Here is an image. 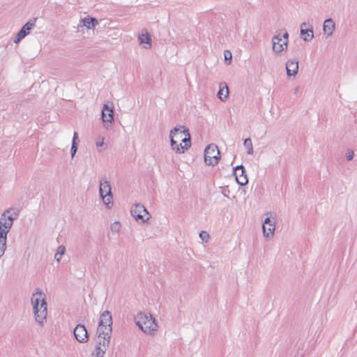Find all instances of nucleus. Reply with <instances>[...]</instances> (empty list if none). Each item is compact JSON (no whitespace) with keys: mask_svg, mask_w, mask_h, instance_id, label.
Returning <instances> with one entry per match:
<instances>
[{"mask_svg":"<svg viewBox=\"0 0 357 357\" xmlns=\"http://www.w3.org/2000/svg\"><path fill=\"white\" fill-rule=\"evenodd\" d=\"M31 301L36 321L43 324L46 320L47 314L45 295L39 288H37L32 294Z\"/></svg>","mask_w":357,"mask_h":357,"instance_id":"nucleus-1","label":"nucleus"},{"mask_svg":"<svg viewBox=\"0 0 357 357\" xmlns=\"http://www.w3.org/2000/svg\"><path fill=\"white\" fill-rule=\"evenodd\" d=\"M137 326L145 333L154 335L156 331L155 317L151 314L139 313L135 317Z\"/></svg>","mask_w":357,"mask_h":357,"instance_id":"nucleus-2","label":"nucleus"},{"mask_svg":"<svg viewBox=\"0 0 357 357\" xmlns=\"http://www.w3.org/2000/svg\"><path fill=\"white\" fill-rule=\"evenodd\" d=\"M112 317L109 311H104L100 317L97 328L98 337L111 339L112 332Z\"/></svg>","mask_w":357,"mask_h":357,"instance_id":"nucleus-3","label":"nucleus"},{"mask_svg":"<svg viewBox=\"0 0 357 357\" xmlns=\"http://www.w3.org/2000/svg\"><path fill=\"white\" fill-rule=\"evenodd\" d=\"M19 213L20 211L17 208L6 209L0 218V231L7 235L13 226V221L18 218Z\"/></svg>","mask_w":357,"mask_h":357,"instance_id":"nucleus-4","label":"nucleus"},{"mask_svg":"<svg viewBox=\"0 0 357 357\" xmlns=\"http://www.w3.org/2000/svg\"><path fill=\"white\" fill-rule=\"evenodd\" d=\"M220 158L218 146L214 144H208L204 149V161L206 165L214 166Z\"/></svg>","mask_w":357,"mask_h":357,"instance_id":"nucleus-5","label":"nucleus"},{"mask_svg":"<svg viewBox=\"0 0 357 357\" xmlns=\"http://www.w3.org/2000/svg\"><path fill=\"white\" fill-rule=\"evenodd\" d=\"M99 192L104 204L109 208V204L112 203V194L110 182L107 179L100 181Z\"/></svg>","mask_w":357,"mask_h":357,"instance_id":"nucleus-6","label":"nucleus"},{"mask_svg":"<svg viewBox=\"0 0 357 357\" xmlns=\"http://www.w3.org/2000/svg\"><path fill=\"white\" fill-rule=\"evenodd\" d=\"M133 218L139 223L146 222L150 218V215L144 205L135 204L130 210Z\"/></svg>","mask_w":357,"mask_h":357,"instance_id":"nucleus-7","label":"nucleus"},{"mask_svg":"<svg viewBox=\"0 0 357 357\" xmlns=\"http://www.w3.org/2000/svg\"><path fill=\"white\" fill-rule=\"evenodd\" d=\"M101 118L104 127L108 130L111 128V125L114 122V109L112 106L104 104L102 109Z\"/></svg>","mask_w":357,"mask_h":357,"instance_id":"nucleus-8","label":"nucleus"},{"mask_svg":"<svg viewBox=\"0 0 357 357\" xmlns=\"http://www.w3.org/2000/svg\"><path fill=\"white\" fill-rule=\"evenodd\" d=\"M110 343L109 339L105 337H98V344L96 347L95 351L92 354L93 357H104L105 351L109 347Z\"/></svg>","mask_w":357,"mask_h":357,"instance_id":"nucleus-9","label":"nucleus"},{"mask_svg":"<svg viewBox=\"0 0 357 357\" xmlns=\"http://www.w3.org/2000/svg\"><path fill=\"white\" fill-rule=\"evenodd\" d=\"M233 170L236 182L240 185H245L248 183V178L244 166L243 165H237L234 167Z\"/></svg>","mask_w":357,"mask_h":357,"instance_id":"nucleus-10","label":"nucleus"},{"mask_svg":"<svg viewBox=\"0 0 357 357\" xmlns=\"http://www.w3.org/2000/svg\"><path fill=\"white\" fill-rule=\"evenodd\" d=\"M36 20V19L30 20L22 27L14 40L15 43H18L29 33L30 31L35 26Z\"/></svg>","mask_w":357,"mask_h":357,"instance_id":"nucleus-11","label":"nucleus"},{"mask_svg":"<svg viewBox=\"0 0 357 357\" xmlns=\"http://www.w3.org/2000/svg\"><path fill=\"white\" fill-rule=\"evenodd\" d=\"M75 337L81 343L87 342L89 340L88 331L84 324H78L73 331Z\"/></svg>","mask_w":357,"mask_h":357,"instance_id":"nucleus-12","label":"nucleus"},{"mask_svg":"<svg viewBox=\"0 0 357 357\" xmlns=\"http://www.w3.org/2000/svg\"><path fill=\"white\" fill-rule=\"evenodd\" d=\"M301 36L305 42H309L314 38L313 26L308 22L301 24Z\"/></svg>","mask_w":357,"mask_h":357,"instance_id":"nucleus-13","label":"nucleus"},{"mask_svg":"<svg viewBox=\"0 0 357 357\" xmlns=\"http://www.w3.org/2000/svg\"><path fill=\"white\" fill-rule=\"evenodd\" d=\"M275 229V222L269 217H266L262 225V230L264 237L266 238L273 236Z\"/></svg>","mask_w":357,"mask_h":357,"instance_id":"nucleus-14","label":"nucleus"},{"mask_svg":"<svg viewBox=\"0 0 357 357\" xmlns=\"http://www.w3.org/2000/svg\"><path fill=\"white\" fill-rule=\"evenodd\" d=\"M181 130V128H178L177 126L174 127L173 130H171L169 137H170V144L172 150L175 151L178 153H183L185 150L183 147H178L177 142L174 140V137H176L178 135V131Z\"/></svg>","mask_w":357,"mask_h":357,"instance_id":"nucleus-15","label":"nucleus"},{"mask_svg":"<svg viewBox=\"0 0 357 357\" xmlns=\"http://www.w3.org/2000/svg\"><path fill=\"white\" fill-rule=\"evenodd\" d=\"M282 41V38L280 35L274 36L272 38L273 50L276 53H280L287 50V41Z\"/></svg>","mask_w":357,"mask_h":357,"instance_id":"nucleus-16","label":"nucleus"},{"mask_svg":"<svg viewBox=\"0 0 357 357\" xmlns=\"http://www.w3.org/2000/svg\"><path fill=\"white\" fill-rule=\"evenodd\" d=\"M286 71L288 77H295L298 71V61L290 59L286 63Z\"/></svg>","mask_w":357,"mask_h":357,"instance_id":"nucleus-17","label":"nucleus"},{"mask_svg":"<svg viewBox=\"0 0 357 357\" xmlns=\"http://www.w3.org/2000/svg\"><path fill=\"white\" fill-rule=\"evenodd\" d=\"M178 128H181V130L178 131V135L183 134L185 137L183 138L181 141L182 143H183V149L185 151H187L190 146H191V137L189 132V130L186 128L184 126H181L178 127Z\"/></svg>","mask_w":357,"mask_h":357,"instance_id":"nucleus-18","label":"nucleus"},{"mask_svg":"<svg viewBox=\"0 0 357 357\" xmlns=\"http://www.w3.org/2000/svg\"><path fill=\"white\" fill-rule=\"evenodd\" d=\"M335 28V24L331 18L326 19L323 24V31L328 37L331 36Z\"/></svg>","mask_w":357,"mask_h":357,"instance_id":"nucleus-19","label":"nucleus"},{"mask_svg":"<svg viewBox=\"0 0 357 357\" xmlns=\"http://www.w3.org/2000/svg\"><path fill=\"white\" fill-rule=\"evenodd\" d=\"M229 95V88L226 83L221 82L219 85V91H218V98L222 100L225 101Z\"/></svg>","mask_w":357,"mask_h":357,"instance_id":"nucleus-20","label":"nucleus"},{"mask_svg":"<svg viewBox=\"0 0 357 357\" xmlns=\"http://www.w3.org/2000/svg\"><path fill=\"white\" fill-rule=\"evenodd\" d=\"M139 43L146 49L150 48L151 46V39L148 33H142L138 38Z\"/></svg>","mask_w":357,"mask_h":357,"instance_id":"nucleus-21","label":"nucleus"},{"mask_svg":"<svg viewBox=\"0 0 357 357\" xmlns=\"http://www.w3.org/2000/svg\"><path fill=\"white\" fill-rule=\"evenodd\" d=\"M82 22L84 26L88 29L93 28L98 25V22L95 17H86L82 20Z\"/></svg>","mask_w":357,"mask_h":357,"instance_id":"nucleus-22","label":"nucleus"},{"mask_svg":"<svg viewBox=\"0 0 357 357\" xmlns=\"http://www.w3.org/2000/svg\"><path fill=\"white\" fill-rule=\"evenodd\" d=\"M7 235L0 231V257H2L6 248Z\"/></svg>","mask_w":357,"mask_h":357,"instance_id":"nucleus-23","label":"nucleus"},{"mask_svg":"<svg viewBox=\"0 0 357 357\" xmlns=\"http://www.w3.org/2000/svg\"><path fill=\"white\" fill-rule=\"evenodd\" d=\"M243 145L247 150V153L252 155L253 153V148L250 138H246L243 142Z\"/></svg>","mask_w":357,"mask_h":357,"instance_id":"nucleus-24","label":"nucleus"},{"mask_svg":"<svg viewBox=\"0 0 357 357\" xmlns=\"http://www.w3.org/2000/svg\"><path fill=\"white\" fill-rule=\"evenodd\" d=\"M66 248L63 245L58 247L56 254L54 255V259L58 262L60 261L62 255L65 253Z\"/></svg>","mask_w":357,"mask_h":357,"instance_id":"nucleus-25","label":"nucleus"},{"mask_svg":"<svg viewBox=\"0 0 357 357\" xmlns=\"http://www.w3.org/2000/svg\"><path fill=\"white\" fill-rule=\"evenodd\" d=\"M121 224L119 222H114L110 226V229L112 232L117 233L120 231Z\"/></svg>","mask_w":357,"mask_h":357,"instance_id":"nucleus-26","label":"nucleus"},{"mask_svg":"<svg viewBox=\"0 0 357 357\" xmlns=\"http://www.w3.org/2000/svg\"><path fill=\"white\" fill-rule=\"evenodd\" d=\"M199 237L202 241H207L209 238V234L207 231H202L199 233Z\"/></svg>","mask_w":357,"mask_h":357,"instance_id":"nucleus-27","label":"nucleus"},{"mask_svg":"<svg viewBox=\"0 0 357 357\" xmlns=\"http://www.w3.org/2000/svg\"><path fill=\"white\" fill-rule=\"evenodd\" d=\"M77 151V142H72V146L70 149L71 156L73 158Z\"/></svg>","mask_w":357,"mask_h":357,"instance_id":"nucleus-28","label":"nucleus"},{"mask_svg":"<svg viewBox=\"0 0 357 357\" xmlns=\"http://www.w3.org/2000/svg\"><path fill=\"white\" fill-rule=\"evenodd\" d=\"M347 160L350 161L354 158V152L352 151H348L346 153Z\"/></svg>","mask_w":357,"mask_h":357,"instance_id":"nucleus-29","label":"nucleus"},{"mask_svg":"<svg viewBox=\"0 0 357 357\" xmlns=\"http://www.w3.org/2000/svg\"><path fill=\"white\" fill-rule=\"evenodd\" d=\"M225 60L230 59L231 58V53L229 50L225 51Z\"/></svg>","mask_w":357,"mask_h":357,"instance_id":"nucleus-30","label":"nucleus"},{"mask_svg":"<svg viewBox=\"0 0 357 357\" xmlns=\"http://www.w3.org/2000/svg\"><path fill=\"white\" fill-rule=\"evenodd\" d=\"M282 38H284V41H287V46L288 45V38H289V33H287V31H285L284 33V34L282 35V36H281Z\"/></svg>","mask_w":357,"mask_h":357,"instance_id":"nucleus-31","label":"nucleus"},{"mask_svg":"<svg viewBox=\"0 0 357 357\" xmlns=\"http://www.w3.org/2000/svg\"><path fill=\"white\" fill-rule=\"evenodd\" d=\"M103 140H104V139L102 138V139H101V141L96 142V146H97V147L102 146H103V144H104Z\"/></svg>","mask_w":357,"mask_h":357,"instance_id":"nucleus-32","label":"nucleus"},{"mask_svg":"<svg viewBox=\"0 0 357 357\" xmlns=\"http://www.w3.org/2000/svg\"><path fill=\"white\" fill-rule=\"evenodd\" d=\"M78 139V134L77 132H74V134H73V142H76V140Z\"/></svg>","mask_w":357,"mask_h":357,"instance_id":"nucleus-33","label":"nucleus"},{"mask_svg":"<svg viewBox=\"0 0 357 357\" xmlns=\"http://www.w3.org/2000/svg\"><path fill=\"white\" fill-rule=\"evenodd\" d=\"M298 90H299V87H298H298H296V88L294 89V93H297L298 92Z\"/></svg>","mask_w":357,"mask_h":357,"instance_id":"nucleus-34","label":"nucleus"},{"mask_svg":"<svg viewBox=\"0 0 357 357\" xmlns=\"http://www.w3.org/2000/svg\"><path fill=\"white\" fill-rule=\"evenodd\" d=\"M178 147H180V148H181V147H183V144H182V143H181V144H178Z\"/></svg>","mask_w":357,"mask_h":357,"instance_id":"nucleus-35","label":"nucleus"}]
</instances>
